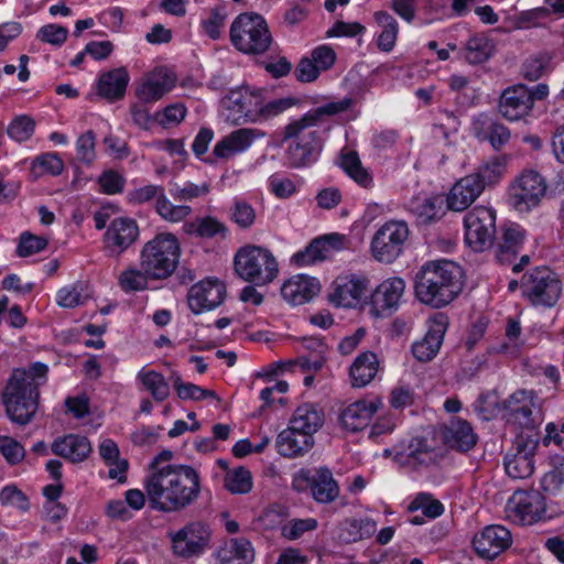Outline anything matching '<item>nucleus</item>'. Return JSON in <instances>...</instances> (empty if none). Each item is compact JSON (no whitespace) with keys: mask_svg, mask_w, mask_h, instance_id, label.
Masks as SVG:
<instances>
[{"mask_svg":"<svg viewBox=\"0 0 564 564\" xmlns=\"http://www.w3.org/2000/svg\"><path fill=\"white\" fill-rule=\"evenodd\" d=\"M150 506L161 512H176L194 503L200 494V477L189 465H166L144 480Z\"/></svg>","mask_w":564,"mask_h":564,"instance_id":"f257e3e1","label":"nucleus"},{"mask_svg":"<svg viewBox=\"0 0 564 564\" xmlns=\"http://www.w3.org/2000/svg\"><path fill=\"white\" fill-rule=\"evenodd\" d=\"M47 365L36 361L28 368H15L1 392L9 420L18 425L29 424L39 409L40 387L47 380Z\"/></svg>","mask_w":564,"mask_h":564,"instance_id":"f03ea898","label":"nucleus"},{"mask_svg":"<svg viewBox=\"0 0 564 564\" xmlns=\"http://www.w3.org/2000/svg\"><path fill=\"white\" fill-rule=\"evenodd\" d=\"M463 289L462 268L448 260L430 261L415 274L414 293L416 299L433 308L451 304Z\"/></svg>","mask_w":564,"mask_h":564,"instance_id":"7ed1b4c3","label":"nucleus"},{"mask_svg":"<svg viewBox=\"0 0 564 564\" xmlns=\"http://www.w3.org/2000/svg\"><path fill=\"white\" fill-rule=\"evenodd\" d=\"M181 246L175 235L161 232L144 243L140 251V268L151 280H165L176 270Z\"/></svg>","mask_w":564,"mask_h":564,"instance_id":"20e7f679","label":"nucleus"},{"mask_svg":"<svg viewBox=\"0 0 564 564\" xmlns=\"http://www.w3.org/2000/svg\"><path fill=\"white\" fill-rule=\"evenodd\" d=\"M236 273L254 285L271 283L279 273V265L270 250L259 246L240 248L234 259Z\"/></svg>","mask_w":564,"mask_h":564,"instance_id":"39448f33","label":"nucleus"},{"mask_svg":"<svg viewBox=\"0 0 564 564\" xmlns=\"http://www.w3.org/2000/svg\"><path fill=\"white\" fill-rule=\"evenodd\" d=\"M230 40L237 50L246 54H262L272 43L265 20L257 13L238 15L230 26Z\"/></svg>","mask_w":564,"mask_h":564,"instance_id":"423d86ee","label":"nucleus"},{"mask_svg":"<svg viewBox=\"0 0 564 564\" xmlns=\"http://www.w3.org/2000/svg\"><path fill=\"white\" fill-rule=\"evenodd\" d=\"M351 106L350 98H344L339 101H332L317 108L311 109L301 118L291 121L283 129V140L293 141H311L322 140L318 130L315 129L318 124L325 121L326 117H332L346 111Z\"/></svg>","mask_w":564,"mask_h":564,"instance_id":"0eeeda50","label":"nucleus"},{"mask_svg":"<svg viewBox=\"0 0 564 564\" xmlns=\"http://www.w3.org/2000/svg\"><path fill=\"white\" fill-rule=\"evenodd\" d=\"M410 229L403 220L386 221L375 232L370 250L372 257L381 263L394 262L403 252L404 245L409 238Z\"/></svg>","mask_w":564,"mask_h":564,"instance_id":"6e6552de","label":"nucleus"},{"mask_svg":"<svg viewBox=\"0 0 564 564\" xmlns=\"http://www.w3.org/2000/svg\"><path fill=\"white\" fill-rule=\"evenodd\" d=\"M292 487L297 492L310 490L317 503L328 505L339 496V486L327 467L315 469H301L292 480Z\"/></svg>","mask_w":564,"mask_h":564,"instance_id":"1a4fd4ad","label":"nucleus"},{"mask_svg":"<svg viewBox=\"0 0 564 564\" xmlns=\"http://www.w3.org/2000/svg\"><path fill=\"white\" fill-rule=\"evenodd\" d=\"M524 295L533 305L552 307L562 293L557 275L547 268H535L522 278Z\"/></svg>","mask_w":564,"mask_h":564,"instance_id":"9d476101","label":"nucleus"},{"mask_svg":"<svg viewBox=\"0 0 564 564\" xmlns=\"http://www.w3.org/2000/svg\"><path fill=\"white\" fill-rule=\"evenodd\" d=\"M465 242L475 252L492 246L496 232V215L490 208L476 206L464 218Z\"/></svg>","mask_w":564,"mask_h":564,"instance_id":"9b49d317","label":"nucleus"},{"mask_svg":"<svg viewBox=\"0 0 564 564\" xmlns=\"http://www.w3.org/2000/svg\"><path fill=\"white\" fill-rule=\"evenodd\" d=\"M173 553L182 558L198 557L209 546L212 531L202 521H192L175 532H170Z\"/></svg>","mask_w":564,"mask_h":564,"instance_id":"f8f14e48","label":"nucleus"},{"mask_svg":"<svg viewBox=\"0 0 564 564\" xmlns=\"http://www.w3.org/2000/svg\"><path fill=\"white\" fill-rule=\"evenodd\" d=\"M262 96V90L250 87L230 90L223 99V106L228 111L227 119L236 124L259 121Z\"/></svg>","mask_w":564,"mask_h":564,"instance_id":"ddd939ff","label":"nucleus"},{"mask_svg":"<svg viewBox=\"0 0 564 564\" xmlns=\"http://www.w3.org/2000/svg\"><path fill=\"white\" fill-rule=\"evenodd\" d=\"M545 178L536 171L521 173L509 187V202L519 212H528L540 204L546 193Z\"/></svg>","mask_w":564,"mask_h":564,"instance_id":"4468645a","label":"nucleus"},{"mask_svg":"<svg viewBox=\"0 0 564 564\" xmlns=\"http://www.w3.org/2000/svg\"><path fill=\"white\" fill-rule=\"evenodd\" d=\"M507 516L514 523L531 525L545 513V501L541 492L516 491L507 505Z\"/></svg>","mask_w":564,"mask_h":564,"instance_id":"2eb2a0df","label":"nucleus"},{"mask_svg":"<svg viewBox=\"0 0 564 564\" xmlns=\"http://www.w3.org/2000/svg\"><path fill=\"white\" fill-rule=\"evenodd\" d=\"M532 109L530 88L523 84L506 88L498 100V111L508 121L524 120Z\"/></svg>","mask_w":564,"mask_h":564,"instance_id":"dca6fc26","label":"nucleus"},{"mask_svg":"<svg viewBox=\"0 0 564 564\" xmlns=\"http://www.w3.org/2000/svg\"><path fill=\"white\" fill-rule=\"evenodd\" d=\"M447 326L448 317L443 313H437L430 318L425 336L412 345V354L416 360L429 362L435 358L442 346Z\"/></svg>","mask_w":564,"mask_h":564,"instance_id":"f3484780","label":"nucleus"},{"mask_svg":"<svg viewBox=\"0 0 564 564\" xmlns=\"http://www.w3.org/2000/svg\"><path fill=\"white\" fill-rule=\"evenodd\" d=\"M226 288L218 280H204L194 284L187 293V303L194 314L219 306L225 299Z\"/></svg>","mask_w":564,"mask_h":564,"instance_id":"a211bd4d","label":"nucleus"},{"mask_svg":"<svg viewBox=\"0 0 564 564\" xmlns=\"http://www.w3.org/2000/svg\"><path fill=\"white\" fill-rule=\"evenodd\" d=\"M405 283L401 278L382 281L370 295L371 312L377 316H386L397 310L404 293Z\"/></svg>","mask_w":564,"mask_h":564,"instance_id":"6ab92c4d","label":"nucleus"},{"mask_svg":"<svg viewBox=\"0 0 564 564\" xmlns=\"http://www.w3.org/2000/svg\"><path fill=\"white\" fill-rule=\"evenodd\" d=\"M512 542L510 531L502 525H488L473 540L477 554L491 560L507 550Z\"/></svg>","mask_w":564,"mask_h":564,"instance_id":"aec40b11","label":"nucleus"},{"mask_svg":"<svg viewBox=\"0 0 564 564\" xmlns=\"http://www.w3.org/2000/svg\"><path fill=\"white\" fill-rule=\"evenodd\" d=\"M138 236L135 220L127 217L115 218L105 232L106 248L111 254L119 256L137 240Z\"/></svg>","mask_w":564,"mask_h":564,"instance_id":"412c9836","label":"nucleus"},{"mask_svg":"<svg viewBox=\"0 0 564 564\" xmlns=\"http://www.w3.org/2000/svg\"><path fill=\"white\" fill-rule=\"evenodd\" d=\"M381 406L382 401L380 398L358 400L343 409L339 415L340 423L347 431H361L369 425L373 415Z\"/></svg>","mask_w":564,"mask_h":564,"instance_id":"4be33fe9","label":"nucleus"},{"mask_svg":"<svg viewBox=\"0 0 564 564\" xmlns=\"http://www.w3.org/2000/svg\"><path fill=\"white\" fill-rule=\"evenodd\" d=\"M398 457L404 466L417 469L437 464L442 454L432 447L425 438L414 437L409 442L404 452L398 454Z\"/></svg>","mask_w":564,"mask_h":564,"instance_id":"5701e85b","label":"nucleus"},{"mask_svg":"<svg viewBox=\"0 0 564 564\" xmlns=\"http://www.w3.org/2000/svg\"><path fill=\"white\" fill-rule=\"evenodd\" d=\"M344 240V236L339 234L315 238L304 250L293 254L292 261L297 265H308L322 261L328 257L330 250H339Z\"/></svg>","mask_w":564,"mask_h":564,"instance_id":"b1692460","label":"nucleus"},{"mask_svg":"<svg viewBox=\"0 0 564 564\" xmlns=\"http://www.w3.org/2000/svg\"><path fill=\"white\" fill-rule=\"evenodd\" d=\"M484 192L482 185L478 182V176L470 174L458 180L451 188L446 203L447 207L454 212L467 209Z\"/></svg>","mask_w":564,"mask_h":564,"instance_id":"393cba45","label":"nucleus"},{"mask_svg":"<svg viewBox=\"0 0 564 564\" xmlns=\"http://www.w3.org/2000/svg\"><path fill=\"white\" fill-rule=\"evenodd\" d=\"M321 290L317 279L297 274L286 280L281 288L282 297L292 305L310 302Z\"/></svg>","mask_w":564,"mask_h":564,"instance_id":"a878e982","label":"nucleus"},{"mask_svg":"<svg viewBox=\"0 0 564 564\" xmlns=\"http://www.w3.org/2000/svg\"><path fill=\"white\" fill-rule=\"evenodd\" d=\"M473 132L478 140L488 141L497 151L501 150L511 138L508 127L485 113L478 115L473 120Z\"/></svg>","mask_w":564,"mask_h":564,"instance_id":"bb28decb","label":"nucleus"},{"mask_svg":"<svg viewBox=\"0 0 564 564\" xmlns=\"http://www.w3.org/2000/svg\"><path fill=\"white\" fill-rule=\"evenodd\" d=\"M369 280L365 276L351 275L337 281L330 301L336 306L354 307L366 296Z\"/></svg>","mask_w":564,"mask_h":564,"instance_id":"cd10ccee","label":"nucleus"},{"mask_svg":"<svg viewBox=\"0 0 564 564\" xmlns=\"http://www.w3.org/2000/svg\"><path fill=\"white\" fill-rule=\"evenodd\" d=\"M176 76L166 68H156L137 88V96L143 102H154L161 99L175 85Z\"/></svg>","mask_w":564,"mask_h":564,"instance_id":"c85d7f7f","label":"nucleus"},{"mask_svg":"<svg viewBox=\"0 0 564 564\" xmlns=\"http://www.w3.org/2000/svg\"><path fill=\"white\" fill-rule=\"evenodd\" d=\"M51 451L73 464L86 460L91 453V444L86 436L78 434H67L57 437L51 444Z\"/></svg>","mask_w":564,"mask_h":564,"instance_id":"c756f323","label":"nucleus"},{"mask_svg":"<svg viewBox=\"0 0 564 564\" xmlns=\"http://www.w3.org/2000/svg\"><path fill=\"white\" fill-rule=\"evenodd\" d=\"M264 137V132L258 129L241 128L223 138L214 148V155L219 159H228L236 153L247 150L257 138Z\"/></svg>","mask_w":564,"mask_h":564,"instance_id":"7c9ffc66","label":"nucleus"},{"mask_svg":"<svg viewBox=\"0 0 564 564\" xmlns=\"http://www.w3.org/2000/svg\"><path fill=\"white\" fill-rule=\"evenodd\" d=\"M534 392L529 390H518L512 393L505 402L508 420L519 425H530L535 422L532 416V410L535 408Z\"/></svg>","mask_w":564,"mask_h":564,"instance_id":"2f4dec72","label":"nucleus"},{"mask_svg":"<svg viewBox=\"0 0 564 564\" xmlns=\"http://www.w3.org/2000/svg\"><path fill=\"white\" fill-rule=\"evenodd\" d=\"M129 79V74L124 67L102 73L97 83V93L108 101L119 100L124 96Z\"/></svg>","mask_w":564,"mask_h":564,"instance_id":"473e14b6","label":"nucleus"},{"mask_svg":"<svg viewBox=\"0 0 564 564\" xmlns=\"http://www.w3.org/2000/svg\"><path fill=\"white\" fill-rule=\"evenodd\" d=\"M314 445V438L310 435L289 427L282 431L275 442L278 452L284 457H296L308 452Z\"/></svg>","mask_w":564,"mask_h":564,"instance_id":"72a5a7b5","label":"nucleus"},{"mask_svg":"<svg viewBox=\"0 0 564 564\" xmlns=\"http://www.w3.org/2000/svg\"><path fill=\"white\" fill-rule=\"evenodd\" d=\"M324 411L314 403H304L295 410L290 420L293 430L304 432V434L313 437L324 424Z\"/></svg>","mask_w":564,"mask_h":564,"instance_id":"f704fd0d","label":"nucleus"},{"mask_svg":"<svg viewBox=\"0 0 564 564\" xmlns=\"http://www.w3.org/2000/svg\"><path fill=\"white\" fill-rule=\"evenodd\" d=\"M525 231L518 225H510L503 229L501 240L497 245L496 257L502 264L511 263L522 248Z\"/></svg>","mask_w":564,"mask_h":564,"instance_id":"c9c22d12","label":"nucleus"},{"mask_svg":"<svg viewBox=\"0 0 564 564\" xmlns=\"http://www.w3.org/2000/svg\"><path fill=\"white\" fill-rule=\"evenodd\" d=\"M379 360L375 352L364 351L357 356L349 369V376L354 387L362 388L369 384L376 377Z\"/></svg>","mask_w":564,"mask_h":564,"instance_id":"e433bc0d","label":"nucleus"},{"mask_svg":"<svg viewBox=\"0 0 564 564\" xmlns=\"http://www.w3.org/2000/svg\"><path fill=\"white\" fill-rule=\"evenodd\" d=\"M338 539L346 544L358 542L372 536L377 530V523L369 518H349L338 525Z\"/></svg>","mask_w":564,"mask_h":564,"instance_id":"4c0bfd02","label":"nucleus"},{"mask_svg":"<svg viewBox=\"0 0 564 564\" xmlns=\"http://www.w3.org/2000/svg\"><path fill=\"white\" fill-rule=\"evenodd\" d=\"M444 440L451 448L468 452L476 445L478 437L468 422L456 420L447 427Z\"/></svg>","mask_w":564,"mask_h":564,"instance_id":"58836bf2","label":"nucleus"},{"mask_svg":"<svg viewBox=\"0 0 564 564\" xmlns=\"http://www.w3.org/2000/svg\"><path fill=\"white\" fill-rule=\"evenodd\" d=\"M182 229L186 235L200 239L225 238L228 231L226 225L213 216L196 217L184 223Z\"/></svg>","mask_w":564,"mask_h":564,"instance_id":"ea45409f","label":"nucleus"},{"mask_svg":"<svg viewBox=\"0 0 564 564\" xmlns=\"http://www.w3.org/2000/svg\"><path fill=\"white\" fill-rule=\"evenodd\" d=\"M322 148V140L293 141L288 148L290 165L293 167H303L315 162Z\"/></svg>","mask_w":564,"mask_h":564,"instance_id":"a19ab883","label":"nucleus"},{"mask_svg":"<svg viewBox=\"0 0 564 564\" xmlns=\"http://www.w3.org/2000/svg\"><path fill=\"white\" fill-rule=\"evenodd\" d=\"M505 469L509 477L513 479H525L534 470L533 456L520 451L508 454L505 458Z\"/></svg>","mask_w":564,"mask_h":564,"instance_id":"79ce46f5","label":"nucleus"},{"mask_svg":"<svg viewBox=\"0 0 564 564\" xmlns=\"http://www.w3.org/2000/svg\"><path fill=\"white\" fill-rule=\"evenodd\" d=\"M217 557L223 564L230 563L232 558L250 563L254 557V552L251 543L247 539H232L228 547L218 551Z\"/></svg>","mask_w":564,"mask_h":564,"instance_id":"37998d69","label":"nucleus"},{"mask_svg":"<svg viewBox=\"0 0 564 564\" xmlns=\"http://www.w3.org/2000/svg\"><path fill=\"white\" fill-rule=\"evenodd\" d=\"M138 379L155 401L162 402L170 395V387L160 372L154 370H141L138 373Z\"/></svg>","mask_w":564,"mask_h":564,"instance_id":"c03bdc74","label":"nucleus"},{"mask_svg":"<svg viewBox=\"0 0 564 564\" xmlns=\"http://www.w3.org/2000/svg\"><path fill=\"white\" fill-rule=\"evenodd\" d=\"M506 169V159L494 156L484 162L471 176H478V182L485 189L486 186L494 185L499 182Z\"/></svg>","mask_w":564,"mask_h":564,"instance_id":"a18cd8bd","label":"nucleus"},{"mask_svg":"<svg viewBox=\"0 0 564 564\" xmlns=\"http://www.w3.org/2000/svg\"><path fill=\"white\" fill-rule=\"evenodd\" d=\"M375 19L382 26V32L378 37V47L383 52H390L395 44L398 23L395 19L386 11L376 12Z\"/></svg>","mask_w":564,"mask_h":564,"instance_id":"49530a36","label":"nucleus"},{"mask_svg":"<svg viewBox=\"0 0 564 564\" xmlns=\"http://www.w3.org/2000/svg\"><path fill=\"white\" fill-rule=\"evenodd\" d=\"M494 52L491 41L485 35H475L466 44V59L470 64H480L486 62Z\"/></svg>","mask_w":564,"mask_h":564,"instance_id":"de8ad7c7","label":"nucleus"},{"mask_svg":"<svg viewBox=\"0 0 564 564\" xmlns=\"http://www.w3.org/2000/svg\"><path fill=\"white\" fill-rule=\"evenodd\" d=\"M155 209L164 220L171 223L182 221L192 214V207L187 205H173L164 191L156 199Z\"/></svg>","mask_w":564,"mask_h":564,"instance_id":"09e8293b","label":"nucleus"},{"mask_svg":"<svg viewBox=\"0 0 564 564\" xmlns=\"http://www.w3.org/2000/svg\"><path fill=\"white\" fill-rule=\"evenodd\" d=\"M341 166L345 172L361 186L368 187L371 184L372 178L368 171L361 165L357 152L350 151L344 153L341 155Z\"/></svg>","mask_w":564,"mask_h":564,"instance_id":"8fccbe9b","label":"nucleus"},{"mask_svg":"<svg viewBox=\"0 0 564 564\" xmlns=\"http://www.w3.org/2000/svg\"><path fill=\"white\" fill-rule=\"evenodd\" d=\"M225 487L232 494H247L252 488L251 473L245 467L228 471L225 476Z\"/></svg>","mask_w":564,"mask_h":564,"instance_id":"3c124183","label":"nucleus"},{"mask_svg":"<svg viewBox=\"0 0 564 564\" xmlns=\"http://www.w3.org/2000/svg\"><path fill=\"white\" fill-rule=\"evenodd\" d=\"M150 275L143 269L128 268L119 275L118 282L124 292H134L147 289Z\"/></svg>","mask_w":564,"mask_h":564,"instance_id":"603ef678","label":"nucleus"},{"mask_svg":"<svg viewBox=\"0 0 564 564\" xmlns=\"http://www.w3.org/2000/svg\"><path fill=\"white\" fill-rule=\"evenodd\" d=\"M435 197H415L410 203V210L417 217L420 223L429 224L437 218L438 207Z\"/></svg>","mask_w":564,"mask_h":564,"instance_id":"864d4df0","label":"nucleus"},{"mask_svg":"<svg viewBox=\"0 0 564 564\" xmlns=\"http://www.w3.org/2000/svg\"><path fill=\"white\" fill-rule=\"evenodd\" d=\"M520 426L523 430L516 438L514 448L516 451H520L528 455L534 456L540 441V433L536 431V423L532 422L530 425Z\"/></svg>","mask_w":564,"mask_h":564,"instance_id":"5fc2aeb1","label":"nucleus"},{"mask_svg":"<svg viewBox=\"0 0 564 564\" xmlns=\"http://www.w3.org/2000/svg\"><path fill=\"white\" fill-rule=\"evenodd\" d=\"M34 128V120L26 115H21L10 122L7 128V133L14 141L24 142L32 137Z\"/></svg>","mask_w":564,"mask_h":564,"instance_id":"6e6d98bb","label":"nucleus"},{"mask_svg":"<svg viewBox=\"0 0 564 564\" xmlns=\"http://www.w3.org/2000/svg\"><path fill=\"white\" fill-rule=\"evenodd\" d=\"M0 453L10 465H17L25 457L23 445L13 437L6 435H0Z\"/></svg>","mask_w":564,"mask_h":564,"instance_id":"4d7b16f0","label":"nucleus"},{"mask_svg":"<svg viewBox=\"0 0 564 564\" xmlns=\"http://www.w3.org/2000/svg\"><path fill=\"white\" fill-rule=\"evenodd\" d=\"M46 247L47 239L45 237L25 231L20 236L17 254L19 257H29L44 250Z\"/></svg>","mask_w":564,"mask_h":564,"instance_id":"13d9d810","label":"nucleus"},{"mask_svg":"<svg viewBox=\"0 0 564 564\" xmlns=\"http://www.w3.org/2000/svg\"><path fill=\"white\" fill-rule=\"evenodd\" d=\"M410 510L422 509L425 517L435 519L444 512V506L440 500L433 499L429 494H419L411 502Z\"/></svg>","mask_w":564,"mask_h":564,"instance_id":"bf43d9fd","label":"nucleus"},{"mask_svg":"<svg viewBox=\"0 0 564 564\" xmlns=\"http://www.w3.org/2000/svg\"><path fill=\"white\" fill-rule=\"evenodd\" d=\"M63 161L54 153L42 154L32 163V171L35 174L48 173L52 175H58L63 172Z\"/></svg>","mask_w":564,"mask_h":564,"instance_id":"052dcab7","label":"nucleus"},{"mask_svg":"<svg viewBox=\"0 0 564 564\" xmlns=\"http://www.w3.org/2000/svg\"><path fill=\"white\" fill-rule=\"evenodd\" d=\"M84 284L76 283L69 288H63L57 294V304L62 307L73 308L84 303L88 294H83Z\"/></svg>","mask_w":564,"mask_h":564,"instance_id":"680f3d73","label":"nucleus"},{"mask_svg":"<svg viewBox=\"0 0 564 564\" xmlns=\"http://www.w3.org/2000/svg\"><path fill=\"white\" fill-rule=\"evenodd\" d=\"M297 100L292 97L274 99L268 102H264V97L262 96V102L260 107L259 121L268 120L273 118L291 107L295 106Z\"/></svg>","mask_w":564,"mask_h":564,"instance_id":"e2e57ef3","label":"nucleus"},{"mask_svg":"<svg viewBox=\"0 0 564 564\" xmlns=\"http://www.w3.org/2000/svg\"><path fill=\"white\" fill-rule=\"evenodd\" d=\"M230 218L238 227L247 229L254 224L256 212L248 203L237 200L230 209Z\"/></svg>","mask_w":564,"mask_h":564,"instance_id":"0e129e2a","label":"nucleus"},{"mask_svg":"<svg viewBox=\"0 0 564 564\" xmlns=\"http://www.w3.org/2000/svg\"><path fill=\"white\" fill-rule=\"evenodd\" d=\"M95 133L86 131L76 141V159L85 164H90L95 158Z\"/></svg>","mask_w":564,"mask_h":564,"instance_id":"69168bd1","label":"nucleus"},{"mask_svg":"<svg viewBox=\"0 0 564 564\" xmlns=\"http://www.w3.org/2000/svg\"><path fill=\"white\" fill-rule=\"evenodd\" d=\"M227 13L225 8L219 6L210 11L209 17L202 21V26L205 33L213 40L220 37V30L225 24Z\"/></svg>","mask_w":564,"mask_h":564,"instance_id":"338daca9","label":"nucleus"},{"mask_svg":"<svg viewBox=\"0 0 564 564\" xmlns=\"http://www.w3.org/2000/svg\"><path fill=\"white\" fill-rule=\"evenodd\" d=\"M67 35L68 30L65 26L46 24L37 31L36 37L42 42L59 46L65 43Z\"/></svg>","mask_w":564,"mask_h":564,"instance_id":"774afa93","label":"nucleus"}]
</instances>
